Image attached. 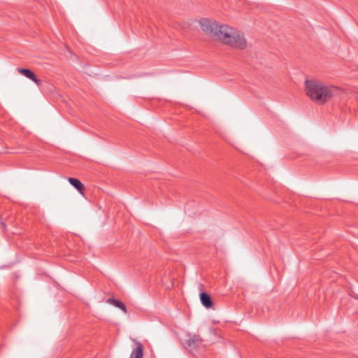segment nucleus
Returning <instances> with one entry per match:
<instances>
[{
  "mask_svg": "<svg viewBox=\"0 0 358 358\" xmlns=\"http://www.w3.org/2000/svg\"><path fill=\"white\" fill-rule=\"evenodd\" d=\"M106 302L108 303L112 304L114 306L121 309L125 313L127 311L126 306L121 301H119V300L113 299V298H110L106 300Z\"/></svg>",
  "mask_w": 358,
  "mask_h": 358,
  "instance_id": "obj_9",
  "label": "nucleus"
},
{
  "mask_svg": "<svg viewBox=\"0 0 358 358\" xmlns=\"http://www.w3.org/2000/svg\"><path fill=\"white\" fill-rule=\"evenodd\" d=\"M336 90H342V89H341V88H340V87H336Z\"/></svg>",
  "mask_w": 358,
  "mask_h": 358,
  "instance_id": "obj_10",
  "label": "nucleus"
},
{
  "mask_svg": "<svg viewBox=\"0 0 358 358\" xmlns=\"http://www.w3.org/2000/svg\"><path fill=\"white\" fill-rule=\"evenodd\" d=\"M17 71L27 78L34 81L37 85L38 87H45L43 81L38 79L35 74L30 69L17 68Z\"/></svg>",
  "mask_w": 358,
  "mask_h": 358,
  "instance_id": "obj_5",
  "label": "nucleus"
},
{
  "mask_svg": "<svg viewBox=\"0 0 358 358\" xmlns=\"http://www.w3.org/2000/svg\"><path fill=\"white\" fill-rule=\"evenodd\" d=\"M306 94L315 103L321 105L332 97V91H306Z\"/></svg>",
  "mask_w": 358,
  "mask_h": 358,
  "instance_id": "obj_2",
  "label": "nucleus"
},
{
  "mask_svg": "<svg viewBox=\"0 0 358 358\" xmlns=\"http://www.w3.org/2000/svg\"><path fill=\"white\" fill-rule=\"evenodd\" d=\"M203 340L196 334H188L187 338L182 343L185 348L195 349L202 345Z\"/></svg>",
  "mask_w": 358,
  "mask_h": 358,
  "instance_id": "obj_3",
  "label": "nucleus"
},
{
  "mask_svg": "<svg viewBox=\"0 0 358 358\" xmlns=\"http://www.w3.org/2000/svg\"><path fill=\"white\" fill-rule=\"evenodd\" d=\"M68 180L73 187H74L80 194H83L85 187L78 179L74 178H69Z\"/></svg>",
  "mask_w": 358,
  "mask_h": 358,
  "instance_id": "obj_7",
  "label": "nucleus"
},
{
  "mask_svg": "<svg viewBox=\"0 0 358 358\" xmlns=\"http://www.w3.org/2000/svg\"><path fill=\"white\" fill-rule=\"evenodd\" d=\"M200 300L203 306L206 308H211L213 302L210 296L206 292H201L200 294Z\"/></svg>",
  "mask_w": 358,
  "mask_h": 358,
  "instance_id": "obj_8",
  "label": "nucleus"
},
{
  "mask_svg": "<svg viewBox=\"0 0 358 358\" xmlns=\"http://www.w3.org/2000/svg\"><path fill=\"white\" fill-rule=\"evenodd\" d=\"M199 24L206 34L224 44L238 49H244L247 46L243 34L227 24H219L208 18L200 20Z\"/></svg>",
  "mask_w": 358,
  "mask_h": 358,
  "instance_id": "obj_1",
  "label": "nucleus"
},
{
  "mask_svg": "<svg viewBox=\"0 0 358 358\" xmlns=\"http://www.w3.org/2000/svg\"><path fill=\"white\" fill-rule=\"evenodd\" d=\"M136 348H134L130 355V358H143V346L139 341H135Z\"/></svg>",
  "mask_w": 358,
  "mask_h": 358,
  "instance_id": "obj_6",
  "label": "nucleus"
},
{
  "mask_svg": "<svg viewBox=\"0 0 358 358\" xmlns=\"http://www.w3.org/2000/svg\"><path fill=\"white\" fill-rule=\"evenodd\" d=\"M306 90H330V86L323 83L317 79H306L305 81Z\"/></svg>",
  "mask_w": 358,
  "mask_h": 358,
  "instance_id": "obj_4",
  "label": "nucleus"
}]
</instances>
